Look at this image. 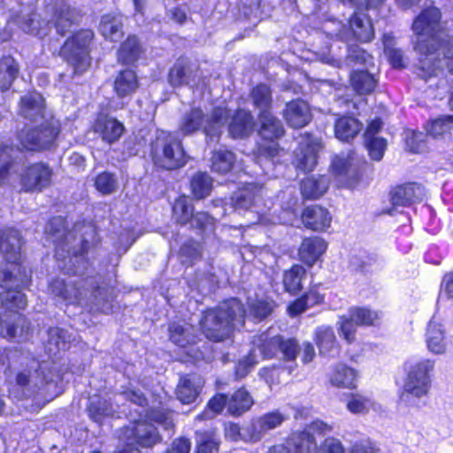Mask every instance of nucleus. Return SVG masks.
<instances>
[{
    "mask_svg": "<svg viewBox=\"0 0 453 453\" xmlns=\"http://www.w3.org/2000/svg\"><path fill=\"white\" fill-rule=\"evenodd\" d=\"M433 366L429 360H425L411 367L401 395L402 401L411 403V397L420 398L428 393L430 388L428 373Z\"/></svg>",
    "mask_w": 453,
    "mask_h": 453,
    "instance_id": "9d476101",
    "label": "nucleus"
},
{
    "mask_svg": "<svg viewBox=\"0 0 453 453\" xmlns=\"http://www.w3.org/2000/svg\"><path fill=\"white\" fill-rule=\"evenodd\" d=\"M88 411L89 417L96 423H101L104 418L111 416L114 412L111 403L98 395L89 399Z\"/></svg>",
    "mask_w": 453,
    "mask_h": 453,
    "instance_id": "79ce46f5",
    "label": "nucleus"
},
{
    "mask_svg": "<svg viewBox=\"0 0 453 453\" xmlns=\"http://www.w3.org/2000/svg\"><path fill=\"white\" fill-rule=\"evenodd\" d=\"M213 187L211 176L203 172L194 174L190 180L191 192L196 199H203L208 196Z\"/></svg>",
    "mask_w": 453,
    "mask_h": 453,
    "instance_id": "49530a36",
    "label": "nucleus"
},
{
    "mask_svg": "<svg viewBox=\"0 0 453 453\" xmlns=\"http://www.w3.org/2000/svg\"><path fill=\"white\" fill-rule=\"evenodd\" d=\"M22 241L20 234L13 228L0 230V253L12 265V272L18 267L16 265L21 256Z\"/></svg>",
    "mask_w": 453,
    "mask_h": 453,
    "instance_id": "f3484780",
    "label": "nucleus"
},
{
    "mask_svg": "<svg viewBox=\"0 0 453 453\" xmlns=\"http://www.w3.org/2000/svg\"><path fill=\"white\" fill-rule=\"evenodd\" d=\"M273 311V304L265 300H257L250 303V315L257 321L267 318Z\"/></svg>",
    "mask_w": 453,
    "mask_h": 453,
    "instance_id": "0e129e2a",
    "label": "nucleus"
},
{
    "mask_svg": "<svg viewBox=\"0 0 453 453\" xmlns=\"http://www.w3.org/2000/svg\"><path fill=\"white\" fill-rule=\"evenodd\" d=\"M319 144L310 140L299 143L296 151L294 165L301 172H311L317 165Z\"/></svg>",
    "mask_w": 453,
    "mask_h": 453,
    "instance_id": "4be33fe9",
    "label": "nucleus"
},
{
    "mask_svg": "<svg viewBox=\"0 0 453 453\" xmlns=\"http://www.w3.org/2000/svg\"><path fill=\"white\" fill-rule=\"evenodd\" d=\"M15 150L11 146L0 148V185L8 181L15 171Z\"/></svg>",
    "mask_w": 453,
    "mask_h": 453,
    "instance_id": "de8ad7c7",
    "label": "nucleus"
},
{
    "mask_svg": "<svg viewBox=\"0 0 453 453\" xmlns=\"http://www.w3.org/2000/svg\"><path fill=\"white\" fill-rule=\"evenodd\" d=\"M46 232L51 236L56 245V256L58 258H65V253L69 256V262L73 264L75 259L84 268V255L88 252L89 243L74 233L67 231L65 220L62 217L51 219L47 226Z\"/></svg>",
    "mask_w": 453,
    "mask_h": 453,
    "instance_id": "7ed1b4c3",
    "label": "nucleus"
},
{
    "mask_svg": "<svg viewBox=\"0 0 453 453\" xmlns=\"http://www.w3.org/2000/svg\"><path fill=\"white\" fill-rule=\"evenodd\" d=\"M16 383L27 396L41 395L53 399L57 395V384L45 374L44 368L35 359H30L16 374Z\"/></svg>",
    "mask_w": 453,
    "mask_h": 453,
    "instance_id": "39448f33",
    "label": "nucleus"
},
{
    "mask_svg": "<svg viewBox=\"0 0 453 453\" xmlns=\"http://www.w3.org/2000/svg\"><path fill=\"white\" fill-rule=\"evenodd\" d=\"M362 123L350 116H343L339 118L334 124L335 136L342 141L349 142L362 129Z\"/></svg>",
    "mask_w": 453,
    "mask_h": 453,
    "instance_id": "72a5a7b5",
    "label": "nucleus"
},
{
    "mask_svg": "<svg viewBox=\"0 0 453 453\" xmlns=\"http://www.w3.org/2000/svg\"><path fill=\"white\" fill-rule=\"evenodd\" d=\"M173 219L180 225L189 223L194 213V208L187 196H180L173 205Z\"/></svg>",
    "mask_w": 453,
    "mask_h": 453,
    "instance_id": "603ef678",
    "label": "nucleus"
},
{
    "mask_svg": "<svg viewBox=\"0 0 453 453\" xmlns=\"http://www.w3.org/2000/svg\"><path fill=\"white\" fill-rule=\"evenodd\" d=\"M50 292L69 304L88 303L100 304V288L96 285L94 278H80L78 280L56 279L49 287Z\"/></svg>",
    "mask_w": 453,
    "mask_h": 453,
    "instance_id": "20e7f679",
    "label": "nucleus"
},
{
    "mask_svg": "<svg viewBox=\"0 0 453 453\" xmlns=\"http://www.w3.org/2000/svg\"><path fill=\"white\" fill-rule=\"evenodd\" d=\"M20 27L27 34L35 35H44L40 27V20L38 15L35 12L29 13L21 17L19 21Z\"/></svg>",
    "mask_w": 453,
    "mask_h": 453,
    "instance_id": "69168bd1",
    "label": "nucleus"
},
{
    "mask_svg": "<svg viewBox=\"0 0 453 453\" xmlns=\"http://www.w3.org/2000/svg\"><path fill=\"white\" fill-rule=\"evenodd\" d=\"M258 121L259 134L265 140H275L284 135L285 130L281 121L273 116L271 111L259 112Z\"/></svg>",
    "mask_w": 453,
    "mask_h": 453,
    "instance_id": "bb28decb",
    "label": "nucleus"
},
{
    "mask_svg": "<svg viewBox=\"0 0 453 453\" xmlns=\"http://www.w3.org/2000/svg\"><path fill=\"white\" fill-rule=\"evenodd\" d=\"M94 130L104 142L111 144L120 138L124 126L114 118L99 116L94 124Z\"/></svg>",
    "mask_w": 453,
    "mask_h": 453,
    "instance_id": "b1692460",
    "label": "nucleus"
},
{
    "mask_svg": "<svg viewBox=\"0 0 453 453\" xmlns=\"http://www.w3.org/2000/svg\"><path fill=\"white\" fill-rule=\"evenodd\" d=\"M316 343L322 355L330 354L336 347V337L329 326H320L316 331Z\"/></svg>",
    "mask_w": 453,
    "mask_h": 453,
    "instance_id": "8fccbe9b",
    "label": "nucleus"
},
{
    "mask_svg": "<svg viewBox=\"0 0 453 453\" xmlns=\"http://www.w3.org/2000/svg\"><path fill=\"white\" fill-rule=\"evenodd\" d=\"M426 342L428 349L434 353H442L446 348L444 331L441 325L432 319L427 328Z\"/></svg>",
    "mask_w": 453,
    "mask_h": 453,
    "instance_id": "c03bdc74",
    "label": "nucleus"
},
{
    "mask_svg": "<svg viewBox=\"0 0 453 453\" xmlns=\"http://www.w3.org/2000/svg\"><path fill=\"white\" fill-rule=\"evenodd\" d=\"M253 403L249 392L242 388L228 398L227 411L233 416H241L251 408Z\"/></svg>",
    "mask_w": 453,
    "mask_h": 453,
    "instance_id": "e433bc0d",
    "label": "nucleus"
},
{
    "mask_svg": "<svg viewBox=\"0 0 453 453\" xmlns=\"http://www.w3.org/2000/svg\"><path fill=\"white\" fill-rule=\"evenodd\" d=\"M151 157L155 165L166 170L179 169L188 162L181 141L173 134L163 131L151 143Z\"/></svg>",
    "mask_w": 453,
    "mask_h": 453,
    "instance_id": "423d86ee",
    "label": "nucleus"
},
{
    "mask_svg": "<svg viewBox=\"0 0 453 453\" xmlns=\"http://www.w3.org/2000/svg\"><path fill=\"white\" fill-rule=\"evenodd\" d=\"M245 317L246 311L242 302L232 298L207 311L201 320V328L210 341L223 342L231 336L234 329L244 326Z\"/></svg>",
    "mask_w": 453,
    "mask_h": 453,
    "instance_id": "f257e3e1",
    "label": "nucleus"
},
{
    "mask_svg": "<svg viewBox=\"0 0 453 453\" xmlns=\"http://www.w3.org/2000/svg\"><path fill=\"white\" fill-rule=\"evenodd\" d=\"M211 170L225 174L230 172L235 162V156L229 150L214 151L211 157Z\"/></svg>",
    "mask_w": 453,
    "mask_h": 453,
    "instance_id": "09e8293b",
    "label": "nucleus"
},
{
    "mask_svg": "<svg viewBox=\"0 0 453 453\" xmlns=\"http://www.w3.org/2000/svg\"><path fill=\"white\" fill-rule=\"evenodd\" d=\"M24 281L23 279L18 280L7 265L0 266V286L5 289L0 296V301L4 309L12 311L26 308L27 298L17 289L19 282L23 284Z\"/></svg>",
    "mask_w": 453,
    "mask_h": 453,
    "instance_id": "9b49d317",
    "label": "nucleus"
},
{
    "mask_svg": "<svg viewBox=\"0 0 453 453\" xmlns=\"http://www.w3.org/2000/svg\"><path fill=\"white\" fill-rule=\"evenodd\" d=\"M230 117V111L225 107H216L209 116L200 108H192L185 112L179 122V130L184 135L192 134L203 127L208 142H218L221 129Z\"/></svg>",
    "mask_w": 453,
    "mask_h": 453,
    "instance_id": "f03ea898",
    "label": "nucleus"
},
{
    "mask_svg": "<svg viewBox=\"0 0 453 453\" xmlns=\"http://www.w3.org/2000/svg\"><path fill=\"white\" fill-rule=\"evenodd\" d=\"M19 114L32 123H38L49 119L51 115L45 112L44 99L37 92L27 93L21 97L19 103Z\"/></svg>",
    "mask_w": 453,
    "mask_h": 453,
    "instance_id": "a211bd4d",
    "label": "nucleus"
},
{
    "mask_svg": "<svg viewBox=\"0 0 453 453\" xmlns=\"http://www.w3.org/2000/svg\"><path fill=\"white\" fill-rule=\"evenodd\" d=\"M19 73V67L12 57H4L0 59V91H6Z\"/></svg>",
    "mask_w": 453,
    "mask_h": 453,
    "instance_id": "37998d69",
    "label": "nucleus"
},
{
    "mask_svg": "<svg viewBox=\"0 0 453 453\" xmlns=\"http://www.w3.org/2000/svg\"><path fill=\"white\" fill-rule=\"evenodd\" d=\"M371 59L372 57L370 54L358 47H355L349 51L346 58V65L351 67H355L357 65H365Z\"/></svg>",
    "mask_w": 453,
    "mask_h": 453,
    "instance_id": "774afa93",
    "label": "nucleus"
},
{
    "mask_svg": "<svg viewBox=\"0 0 453 453\" xmlns=\"http://www.w3.org/2000/svg\"><path fill=\"white\" fill-rule=\"evenodd\" d=\"M203 379L197 374H189L180 380L176 389L177 398L186 404L194 403L203 386Z\"/></svg>",
    "mask_w": 453,
    "mask_h": 453,
    "instance_id": "aec40b11",
    "label": "nucleus"
},
{
    "mask_svg": "<svg viewBox=\"0 0 453 453\" xmlns=\"http://www.w3.org/2000/svg\"><path fill=\"white\" fill-rule=\"evenodd\" d=\"M327 245L320 237H309L303 240L298 250L300 259L312 265L326 251Z\"/></svg>",
    "mask_w": 453,
    "mask_h": 453,
    "instance_id": "a878e982",
    "label": "nucleus"
},
{
    "mask_svg": "<svg viewBox=\"0 0 453 453\" xmlns=\"http://www.w3.org/2000/svg\"><path fill=\"white\" fill-rule=\"evenodd\" d=\"M250 99L259 112L272 110V90L266 84L260 83L254 87L250 93Z\"/></svg>",
    "mask_w": 453,
    "mask_h": 453,
    "instance_id": "4c0bfd02",
    "label": "nucleus"
},
{
    "mask_svg": "<svg viewBox=\"0 0 453 453\" xmlns=\"http://www.w3.org/2000/svg\"><path fill=\"white\" fill-rule=\"evenodd\" d=\"M349 27L353 35L360 42H370L374 30L370 19L364 13H355L349 19Z\"/></svg>",
    "mask_w": 453,
    "mask_h": 453,
    "instance_id": "2f4dec72",
    "label": "nucleus"
},
{
    "mask_svg": "<svg viewBox=\"0 0 453 453\" xmlns=\"http://www.w3.org/2000/svg\"><path fill=\"white\" fill-rule=\"evenodd\" d=\"M283 117L288 125L293 128H302L311 120L308 104L303 100H293L287 103Z\"/></svg>",
    "mask_w": 453,
    "mask_h": 453,
    "instance_id": "6ab92c4d",
    "label": "nucleus"
},
{
    "mask_svg": "<svg viewBox=\"0 0 453 453\" xmlns=\"http://www.w3.org/2000/svg\"><path fill=\"white\" fill-rule=\"evenodd\" d=\"M356 372L343 364L337 365L330 376V383L337 388H355Z\"/></svg>",
    "mask_w": 453,
    "mask_h": 453,
    "instance_id": "ea45409f",
    "label": "nucleus"
},
{
    "mask_svg": "<svg viewBox=\"0 0 453 453\" xmlns=\"http://www.w3.org/2000/svg\"><path fill=\"white\" fill-rule=\"evenodd\" d=\"M453 123V115H445L433 120L426 127L427 134L436 138L449 130Z\"/></svg>",
    "mask_w": 453,
    "mask_h": 453,
    "instance_id": "680f3d73",
    "label": "nucleus"
},
{
    "mask_svg": "<svg viewBox=\"0 0 453 453\" xmlns=\"http://www.w3.org/2000/svg\"><path fill=\"white\" fill-rule=\"evenodd\" d=\"M60 132V124L53 117L35 123L34 127H24L17 134L21 150L41 151L51 147Z\"/></svg>",
    "mask_w": 453,
    "mask_h": 453,
    "instance_id": "0eeeda50",
    "label": "nucleus"
},
{
    "mask_svg": "<svg viewBox=\"0 0 453 453\" xmlns=\"http://www.w3.org/2000/svg\"><path fill=\"white\" fill-rule=\"evenodd\" d=\"M302 222L306 228L324 231L330 226L331 216L326 209L319 205H312L303 211Z\"/></svg>",
    "mask_w": 453,
    "mask_h": 453,
    "instance_id": "5701e85b",
    "label": "nucleus"
},
{
    "mask_svg": "<svg viewBox=\"0 0 453 453\" xmlns=\"http://www.w3.org/2000/svg\"><path fill=\"white\" fill-rule=\"evenodd\" d=\"M365 144L369 151V155L373 160L379 161L382 158L387 146L385 139L376 136L370 139H365Z\"/></svg>",
    "mask_w": 453,
    "mask_h": 453,
    "instance_id": "338daca9",
    "label": "nucleus"
},
{
    "mask_svg": "<svg viewBox=\"0 0 453 453\" xmlns=\"http://www.w3.org/2000/svg\"><path fill=\"white\" fill-rule=\"evenodd\" d=\"M179 255L181 264L190 266L201 257L200 245L194 241L187 242L180 247Z\"/></svg>",
    "mask_w": 453,
    "mask_h": 453,
    "instance_id": "6e6d98bb",
    "label": "nucleus"
},
{
    "mask_svg": "<svg viewBox=\"0 0 453 453\" xmlns=\"http://www.w3.org/2000/svg\"><path fill=\"white\" fill-rule=\"evenodd\" d=\"M146 416L151 421L161 425L165 430L173 428V412L166 409H151Z\"/></svg>",
    "mask_w": 453,
    "mask_h": 453,
    "instance_id": "052dcab7",
    "label": "nucleus"
},
{
    "mask_svg": "<svg viewBox=\"0 0 453 453\" xmlns=\"http://www.w3.org/2000/svg\"><path fill=\"white\" fill-rule=\"evenodd\" d=\"M124 444L116 453H141L140 448H150L160 441L157 428L147 420L134 422L123 430Z\"/></svg>",
    "mask_w": 453,
    "mask_h": 453,
    "instance_id": "1a4fd4ad",
    "label": "nucleus"
},
{
    "mask_svg": "<svg viewBox=\"0 0 453 453\" xmlns=\"http://www.w3.org/2000/svg\"><path fill=\"white\" fill-rule=\"evenodd\" d=\"M94 185L99 193L109 196L117 191L119 180L115 173L104 171L96 176Z\"/></svg>",
    "mask_w": 453,
    "mask_h": 453,
    "instance_id": "3c124183",
    "label": "nucleus"
},
{
    "mask_svg": "<svg viewBox=\"0 0 453 453\" xmlns=\"http://www.w3.org/2000/svg\"><path fill=\"white\" fill-rule=\"evenodd\" d=\"M300 349H301L295 339L283 340L281 337L280 346H279L278 351L281 353L282 358L285 361H290L294 364L288 366L289 372H291L296 365L295 361Z\"/></svg>",
    "mask_w": 453,
    "mask_h": 453,
    "instance_id": "4d7b16f0",
    "label": "nucleus"
},
{
    "mask_svg": "<svg viewBox=\"0 0 453 453\" xmlns=\"http://www.w3.org/2000/svg\"><path fill=\"white\" fill-rule=\"evenodd\" d=\"M288 444L293 447L295 453H312L317 449L313 434L306 430L293 434Z\"/></svg>",
    "mask_w": 453,
    "mask_h": 453,
    "instance_id": "a18cd8bd",
    "label": "nucleus"
},
{
    "mask_svg": "<svg viewBox=\"0 0 453 453\" xmlns=\"http://www.w3.org/2000/svg\"><path fill=\"white\" fill-rule=\"evenodd\" d=\"M390 202L392 208L386 211L388 214H393L398 207H406L420 201L424 196V188L416 183H407L396 186L391 190Z\"/></svg>",
    "mask_w": 453,
    "mask_h": 453,
    "instance_id": "dca6fc26",
    "label": "nucleus"
},
{
    "mask_svg": "<svg viewBox=\"0 0 453 453\" xmlns=\"http://www.w3.org/2000/svg\"><path fill=\"white\" fill-rule=\"evenodd\" d=\"M311 297H315L314 301L311 302V305H314L316 303H319L322 301V297L316 292L311 291L302 296L301 298L297 299L294 303H292L288 308V311L291 316H297L298 314L302 313L306 310L308 307V300Z\"/></svg>",
    "mask_w": 453,
    "mask_h": 453,
    "instance_id": "e2e57ef3",
    "label": "nucleus"
},
{
    "mask_svg": "<svg viewBox=\"0 0 453 453\" xmlns=\"http://www.w3.org/2000/svg\"><path fill=\"white\" fill-rule=\"evenodd\" d=\"M371 405V400L359 394H351L347 402V409L353 414L366 413Z\"/></svg>",
    "mask_w": 453,
    "mask_h": 453,
    "instance_id": "bf43d9fd",
    "label": "nucleus"
},
{
    "mask_svg": "<svg viewBox=\"0 0 453 453\" xmlns=\"http://www.w3.org/2000/svg\"><path fill=\"white\" fill-rule=\"evenodd\" d=\"M329 187V179L325 175L307 177L301 182V193L305 199L322 196Z\"/></svg>",
    "mask_w": 453,
    "mask_h": 453,
    "instance_id": "c756f323",
    "label": "nucleus"
},
{
    "mask_svg": "<svg viewBox=\"0 0 453 453\" xmlns=\"http://www.w3.org/2000/svg\"><path fill=\"white\" fill-rule=\"evenodd\" d=\"M94 32L82 29L69 37L61 48L60 55L73 66L74 73H82L90 65V44Z\"/></svg>",
    "mask_w": 453,
    "mask_h": 453,
    "instance_id": "6e6552de",
    "label": "nucleus"
},
{
    "mask_svg": "<svg viewBox=\"0 0 453 453\" xmlns=\"http://www.w3.org/2000/svg\"><path fill=\"white\" fill-rule=\"evenodd\" d=\"M305 269L299 265H294L284 273L283 284L287 291L296 294L301 289V282L305 275Z\"/></svg>",
    "mask_w": 453,
    "mask_h": 453,
    "instance_id": "864d4df0",
    "label": "nucleus"
},
{
    "mask_svg": "<svg viewBox=\"0 0 453 453\" xmlns=\"http://www.w3.org/2000/svg\"><path fill=\"white\" fill-rule=\"evenodd\" d=\"M348 312L358 326H371L378 319V313L366 308L353 307Z\"/></svg>",
    "mask_w": 453,
    "mask_h": 453,
    "instance_id": "13d9d810",
    "label": "nucleus"
},
{
    "mask_svg": "<svg viewBox=\"0 0 453 453\" xmlns=\"http://www.w3.org/2000/svg\"><path fill=\"white\" fill-rule=\"evenodd\" d=\"M70 342L71 335L66 330L59 327H50L48 330V340L45 348L50 355H56L61 350H65Z\"/></svg>",
    "mask_w": 453,
    "mask_h": 453,
    "instance_id": "c9c22d12",
    "label": "nucleus"
},
{
    "mask_svg": "<svg viewBox=\"0 0 453 453\" xmlns=\"http://www.w3.org/2000/svg\"><path fill=\"white\" fill-rule=\"evenodd\" d=\"M286 420L280 411L266 412L242 427V440L247 442H257L271 430L276 429Z\"/></svg>",
    "mask_w": 453,
    "mask_h": 453,
    "instance_id": "f8f14e48",
    "label": "nucleus"
},
{
    "mask_svg": "<svg viewBox=\"0 0 453 453\" xmlns=\"http://www.w3.org/2000/svg\"><path fill=\"white\" fill-rule=\"evenodd\" d=\"M350 84L357 93L366 95L374 90L377 81L370 73L361 70L355 71L351 73Z\"/></svg>",
    "mask_w": 453,
    "mask_h": 453,
    "instance_id": "a19ab883",
    "label": "nucleus"
},
{
    "mask_svg": "<svg viewBox=\"0 0 453 453\" xmlns=\"http://www.w3.org/2000/svg\"><path fill=\"white\" fill-rule=\"evenodd\" d=\"M52 169L45 163L38 162L25 166L19 173L22 189L28 192H41L51 184Z\"/></svg>",
    "mask_w": 453,
    "mask_h": 453,
    "instance_id": "ddd939ff",
    "label": "nucleus"
},
{
    "mask_svg": "<svg viewBox=\"0 0 453 453\" xmlns=\"http://www.w3.org/2000/svg\"><path fill=\"white\" fill-rule=\"evenodd\" d=\"M199 66L185 58H178L168 72V82L173 88L190 86L196 81Z\"/></svg>",
    "mask_w": 453,
    "mask_h": 453,
    "instance_id": "4468645a",
    "label": "nucleus"
},
{
    "mask_svg": "<svg viewBox=\"0 0 453 453\" xmlns=\"http://www.w3.org/2000/svg\"><path fill=\"white\" fill-rule=\"evenodd\" d=\"M255 126L252 114L244 110H239L233 116L229 124V133L234 138L249 135Z\"/></svg>",
    "mask_w": 453,
    "mask_h": 453,
    "instance_id": "c85d7f7f",
    "label": "nucleus"
},
{
    "mask_svg": "<svg viewBox=\"0 0 453 453\" xmlns=\"http://www.w3.org/2000/svg\"><path fill=\"white\" fill-rule=\"evenodd\" d=\"M261 188L256 184L250 183L237 190L230 198V207L234 211L241 213L256 204L260 196Z\"/></svg>",
    "mask_w": 453,
    "mask_h": 453,
    "instance_id": "412c9836",
    "label": "nucleus"
},
{
    "mask_svg": "<svg viewBox=\"0 0 453 453\" xmlns=\"http://www.w3.org/2000/svg\"><path fill=\"white\" fill-rule=\"evenodd\" d=\"M122 22L119 18L111 15H104L99 25L102 35L111 42H116L123 37Z\"/></svg>",
    "mask_w": 453,
    "mask_h": 453,
    "instance_id": "58836bf2",
    "label": "nucleus"
},
{
    "mask_svg": "<svg viewBox=\"0 0 453 453\" xmlns=\"http://www.w3.org/2000/svg\"><path fill=\"white\" fill-rule=\"evenodd\" d=\"M51 12L49 24H51L60 35H65L80 18V12L65 0L56 3L51 7Z\"/></svg>",
    "mask_w": 453,
    "mask_h": 453,
    "instance_id": "2eb2a0df",
    "label": "nucleus"
},
{
    "mask_svg": "<svg viewBox=\"0 0 453 453\" xmlns=\"http://www.w3.org/2000/svg\"><path fill=\"white\" fill-rule=\"evenodd\" d=\"M280 341L281 336L276 334L273 329L269 328L254 337V350L257 349L263 358H272L279 350Z\"/></svg>",
    "mask_w": 453,
    "mask_h": 453,
    "instance_id": "393cba45",
    "label": "nucleus"
},
{
    "mask_svg": "<svg viewBox=\"0 0 453 453\" xmlns=\"http://www.w3.org/2000/svg\"><path fill=\"white\" fill-rule=\"evenodd\" d=\"M170 340L176 345L184 348L196 341L194 327L189 324L172 323L168 328Z\"/></svg>",
    "mask_w": 453,
    "mask_h": 453,
    "instance_id": "473e14b6",
    "label": "nucleus"
},
{
    "mask_svg": "<svg viewBox=\"0 0 453 453\" xmlns=\"http://www.w3.org/2000/svg\"><path fill=\"white\" fill-rule=\"evenodd\" d=\"M138 87L137 75L130 69L119 72L115 77L113 88L119 97L123 98L131 96L137 90Z\"/></svg>",
    "mask_w": 453,
    "mask_h": 453,
    "instance_id": "cd10ccee",
    "label": "nucleus"
},
{
    "mask_svg": "<svg viewBox=\"0 0 453 453\" xmlns=\"http://www.w3.org/2000/svg\"><path fill=\"white\" fill-rule=\"evenodd\" d=\"M2 332L5 330V335L9 338H21L26 336L29 331V323L26 318L19 313H12L9 319H2Z\"/></svg>",
    "mask_w": 453,
    "mask_h": 453,
    "instance_id": "7c9ffc66",
    "label": "nucleus"
},
{
    "mask_svg": "<svg viewBox=\"0 0 453 453\" xmlns=\"http://www.w3.org/2000/svg\"><path fill=\"white\" fill-rule=\"evenodd\" d=\"M338 332L340 335L348 342L352 343L355 341V335L357 326H359L350 314L348 312L339 318L337 322Z\"/></svg>",
    "mask_w": 453,
    "mask_h": 453,
    "instance_id": "5fc2aeb1",
    "label": "nucleus"
},
{
    "mask_svg": "<svg viewBox=\"0 0 453 453\" xmlns=\"http://www.w3.org/2000/svg\"><path fill=\"white\" fill-rule=\"evenodd\" d=\"M142 49L135 36H128L118 50V61L123 65H133L142 56Z\"/></svg>",
    "mask_w": 453,
    "mask_h": 453,
    "instance_id": "f704fd0d",
    "label": "nucleus"
}]
</instances>
